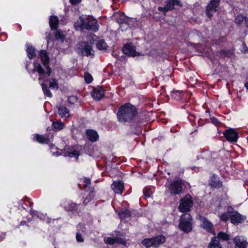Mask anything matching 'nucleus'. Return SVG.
Here are the masks:
<instances>
[{
  "mask_svg": "<svg viewBox=\"0 0 248 248\" xmlns=\"http://www.w3.org/2000/svg\"><path fill=\"white\" fill-rule=\"evenodd\" d=\"M39 55L41 62L44 67L46 69L45 71L41 64L37 61L33 62V68L29 70L30 74H32L37 72L39 75L38 80L45 81V78L49 77L52 72V68L49 65L50 58L47 54V51L45 50H41L40 51Z\"/></svg>",
  "mask_w": 248,
  "mask_h": 248,
  "instance_id": "f257e3e1",
  "label": "nucleus"
},
{
  "mask_svg": "<svg viewBox=\"0 0 248 248\" xmlns=\"http://www.w3.org/2000/svg\"><path fill=\"white\" fill-rule=\"evenodd\" d=\"M138 114V108L134 105L126 103L119 107L116 116L120 123L131 124L135 123Z\"/></svg>",
  "mask_w": 248,
  "mask_h": 248,
  "instance_id": "f03ea898",
  "label": "nucleus"
},
{
  "mask_svg": "<svg viewBox=\"0 0 248 248\" xmlns=\"http://www.w3.org/2000/svg\"><path fill=\"white\" fill-rule=\"evenodd\" d=\"M80 23L76 22L74 25L76 27H79L81 30L86 29L96 32L99 30L97 20L93 16H88L85 18L79 17Z\"/></svg>",
  "mask_w": 248,
  "mask_h": 248,
  "instance_id": "7ed1b4c3",
  "label": "nucleus"
},
{
  "mask_svg": "<svg viewBox=\"0 0 248 248\" xmlns=\"http://www.w3.org/2000/svg\"><path fill=\"white\" fill-rule=\"evenodd\" d=\"M192 220L190 214H183L180 217L178 225L180 231L186 234L191 232L193 228Z\"/></svg>",
  "mask_w": 248,
  "mask_h": 248,
  "instance_id": "20e7f679",
  "label": "nucleus"
},
{
  "mask_svg": "<svg viewBox=\"0 0 248 248\" xmlns=\"http://www.w3.org/2000/svg\"><path fill=\"white\" fill-rule=\"evenodd\" d=\"M165 241V237L160 234L152 238H144L142 240L141 243L146 248H150L151 247L157 248L159 245L164 243Z\"/></svg>",
  "mask_w": 248,
  "mask_h": 248,
  "instance_id": "39448f33",
  "label": "nucleus"
},
{
  "mask_svg": "<svg viewBox=\"0 0 248 248\" xmlns=\"http://www.w3.org/2000/svg\"><path fill=\"white\" fill-rule=\"evenodd\" d=\"M193 206V201L192 196L189 194H186L180 199L178 210L179 212L183 214L188 213L190 211Z\"/></svg>",
  "mask_w": 248,
  "mask_h": 248,
  "instance_id": "423d86ee",
  "label": "nucleus"
},
{
  "mask_svg": "<svg viewBox=\"0 0 248 248\" xmlns=\"http://www.w3.org/2000/svg\"><path fill=\"white\" fill-rule=\"evenodd\" d=\"M221 0H210L205 7V15L207 17L211 19L214 14L217 12Z\"/></svg>",
  "mask_w": 248,
  "mask_h": 248,
  "instance_id": "0eeeda50",
  "label": "nucleus"
},
{
  "mask_svg": "<svg viewBox=\"0 0 248 248\" xmlns=\"http://www.w3.org/2000/svg\"><path fill=\"white\" fill-rule=\"evenodd\" d=\"M223 135L226 140L232 143L236 142L239 137L238 132L232 128H229L224 131Z\"/></svg>",
  "mask_w": 248,
  "mask_h": 248,
  "instance_id": "6e6552de",
  "label": "nucleus"
},
{
  "mask_svg": "<svg viewBox=\"0 0 248 248\" xmlns=\"http://www.w3.org/2000/svg\"><path fill=\"white\" fill-rule=\"evenodd\" d=\"M184 185L182 180H177L171 182L169 187L170 194L172 195L181 194L183 191Z\"/></svg>",
  "mask_w": 248,
  "mask_h": 248,
  "instance_id": "1a4fd4ad",
  "label": "nucleus"
},
{
  "mask_svg": "<svg viewBox=\"0 0 248 248\" xmlns=\"http://www.w3.org/2000/svg\"><path fill=\"white\" fill-rule=\"evenodd\" d=\"M79 49L83 56L88 57L93 55L94 56L93 46L88 42H81L79 43Z\"/></svg>",
  "mask_w": 248,
  "mask_h": 248,
  "instance_id": "9d476101",
  "label": "nucleus"
},
{
  "mask_svg": "<svg viewBox=\"0 0 248 248\" xmlns=\"http://www.w3.org/2000/svg\"><path fill=\"white\" fill-rule=\"evenodd\" d=\"M123 52L127 56L135 57L139 56L140 53L136 50V47L132 43H126L123 46Z\"/></svg>",
  "mask_w": 248,
  "mask_h": 248,
  "instance_id": "9b49d317",
  "label": "nucleus"
},
{
  "mask_svg": "<svg viewBox=\"0 0 248 248\" xmlns=\"http://www.w3.org/2000/svg\"><path fill=\"white\" fill-rule=\"evenodd\" d=\"M231 222L234 225H238L239 223L244 222L246 219V217L239 214L238 212H234L233 214L230 215Z\"/></svg>",
  "mask_w": 248,
  "mask_h": 248,
  "instance_id": "f8f14e48",
  "label": "nucleus"
},
{
  "mask_svg": "<svg viewBox=\"0 0 248 248\" xmlns=\"http://www.w3.org/2000/svg\"><path fill=\"white\" fill-rule=\"evenodd\" d=\"M234 248H248L247 238L242 235H238L233 238Z\"/></svg>",
  "mask_w": 248,
  "mask_h": 248,
  "instance_id": "ddd939ff",
  "label": "nucleus"
},
{
  "mask_svg": "<svg viewBox=\"0 0 248 248\" xmlns=\"http://www.w3.org/2000/svg\"><path fill=\"white\" fill-rule=\"evenodd\" d=\"M208 185L211 187L218 189L222 187L223 183L216 174L213 173L209 178Z\"/></svg>",
  "mask_w": 248,
  "mask_h": 248,
  "instance_id": "4468645a",
  "label": "nucleus"
},
{
  "mask_svg": "<svg viewBox=\"0 0 248 248\" xmlns=\"http://www.w3.org/2000/svg\"><path fill=\"white\" fill-rule=\"evenodd\" d=\"M93 98L97 100H100L105 96V90L102 87L93 88L91 93Z\"/></svg>",
  "mask_w": 248,
  "mask_h": 248,
  "instance_id": "2eb2a0df",
  "label": "nucleus"
},
{
  "mask_svg": "<svg viewBox=\"0 0 248 248\" xmlns=\"http://www.w3.org/2000/svg\"><path fill=\"white\" fill-rule=\"evenodd\" d=\"M111 186L115 193L122 194L124 190V185L122 181H114Z\"/></svg>",
  "mask_w": 248,
  "mask_h": 248,
  "instance_id": "dca6fc26",
  "label": "nucleus"
},
{
  "mask_svg": "<svg viewBox=\"0 0 248 248\" xmlns=\"http://www.w3.org/2000/svg\"><path fill=\"white\" fill-rule=\"evenodd\" d=\"M80 203L77 204L73 202H68L64 206V209L67 212H71L72 213H76L78 211L79 206Z\"/></svg>",
  "mask_w": 248,
  "mask_h": 248,
  "instance_id": "f3484780",
  "label": "nucleus"
},
{
  "mask_svg": "<svg viewBox=\"0 0 248 248\" xmlns=\"http://www.w3.org/2000/svg\"><path fill=\"white\" fill-rule=\"evenodd\" d=\"M86 134L88 139L92 142H95L99 139L98 133L95 130L87 129Z\"/></svg>",
  "mask_w": 248,
  "mask_h": 248,
  "instance_id": "a211bd4d",
  "label": "nucleus"
},
{
  "mask_svg": "<svg viewBox=\"0 0 248 248\" xmlns=\"http://www.w3.org/2000/svg\"><path fill=\"white\" fill-rule=\"evenodd\" d=\"M34 139L37 142L42 144H48L50 142V138L47 134L40 135L36 134L34 135Z\"/></svg>",
  "mask_w": 248,
  "mask_h": 248,
  "instance_id": "6ab92c4d",
  "label": "nucleus"
},
{
  "mask_svg": "<svg viewBox=\"0 0 248 248\" xmlns=\"http://www.w3.org/2000/svg\"><path fill=\"white\" fill-rule=\"evenodd\" d=\"M58 113L62 118H68L69 116V110L65 106L60 105L57 107Z\"/></svg>",
  "mask_w": 248,
  "mask_h": 248,
  "instance_id": "aec40b11",
  "label": "nucleus"
},
{
  "mask_svg": "<svg viewBox=\"0 0 248 248\" xmlns=\"http://www.w3.org/2000/svg\"><path fill=\"white\" fill-rule=\"evenodd\" d=\"M218 56L221 59H225L226 58H231L234 54V49H222L219 50L218 52Z\"/></svg>",
  "mask_w": 248,
  "mask_h": 248,
  "instance_id": "412c9836",
  "label": "nucleus"
},
{
  "mask_svg": "<svg viewBox=\"0 0 248 248\" xmlns=\"http://www.w3.org/2000/svg\"><path fill=\"white\" fill-rule=\"evenodd\" d=\"M165 5L169 11H172L175 9V6L182 7L183 4L180 0H169L166 1Z\"/></svg>",
  "mask_w": 248,
  "mask_h": 248,
  "instance_id": "4be33fe9",
  "label": "nucleus"
},
{
  "mask_svg": "<svg viewBox=\"0 0 248 248\" xmlns=\"http://www.w3.org/2000/svg\"><path fill=\"white\" fill-rule=\"evenodd\" d=\"M118 215L121 220L130 218L132 216V213L130 210L126 208H122L118 212Z\"/></svg>",
  "mask_w": 248,
  "mask_h": 248,
  "instance_id": "5701e85b",
  "label": "nucleus"
},
{
  "mask_svg": "<svg viewBox=\"0 0 248 248\" xmlns=\"http://www.w3.org/2000/svg\"><path fill=\"white\" fill-rule=\"evenodd\" d=\"M59 20L57 16H51L49 17V24L52 30H56L59 26Z\"/></svg>",
  "mask_w": 248,
  "mask_h": 248,
  "instance_id": "b1692460",
  "label": "nucleus"
},
{
  "mask_svg": "<svg viewBox=\"0 0 248 248\" xmlns=\"http://www.w3.org/2000/svg\"><path fill=\"white\" fill-rule=\"evenodd\" d=\"M89 191V193L83 201L82 204L84 206H86L88 203L93 200L94 198V188L93 187H92V189H90Z\"/></svg>",
  "mask_w": 248,
  "mask_h": 248,
  "instance_id": "393cba45",
  "label": "nucleus"
},
{
  "mask_svg": "<svg viewBox=\"0 0 248 248\" xmlns=\"http://www.w3.org/2000/svg\"><path fill=\"white\" fill-rule=\"evenodd\" d=\"M184 95V92L180 90H173L170 92V96L172 99L181 100Z\"/></svg>",
  "mask_w": 248,
  "mask_h": 248,
  "instance_id": "a878e982",
  "label": "nucleus"
},
{
  "mask_svg": "<svg viewBox=\"0 0 248 248\" xmlns=\"http://www.w3.org/2000/svg\"><path fill=\"white\" fill-rule=\"evenodd\" d=\"M202 223V227L203 229H205L209 232L215 234L213 225L211 222L208 221L206 218H204Z\"/></svg>",
  "mask_w": 248,
  "mask_h": 248,
  "instance_id": "bb28decb",
  "label": "nucleus"
},
{
  "mask_svg": "<svg viewBox=\"0 0 248 248\" xmlns=\"http://www.w3.org/2000/svg\"><path fill=\"white\" fill-rule=\"evenodd\" d=\"M213 238H216L217 242L220 241H229L230 239V236L224 232H220L217 233V236L214 237Z\"/></svg>",
  "mask_w": 248,
  "mask_h": 248,
  "instance_id": "cd10ccee",
  "label": "nucleus"
},
{
  "mask_svg": "<svg viewBox=\"0 0 248 248\" xmlns=\"http://www.w3.org/2000/svg\"><path fill=\"white\" fill-rule=\"evenodd\" d=\"M114 237V244H119L122 245H125L126 241L124 238H123V235L120 232H117V233L115 237Z\"/></svg>",
  "mask_w": 248,
  "mask_h": 248,
  "instance_id": "c85d7f7f",
  "label": "nucleus"
},
{
  "mask_svg": "<svg viewBox=\"0 0 248 248\" xmlns=\"http://www.w3.org/2000/svg\"><path fill=\"white\" fill-rule=\"evenodd\" d=\"M26 52L27 56L30 60H31L36 57V50L32 46H28Z\"/></svg>",
  "mask_w": 248,
  "mask_h": 248,
  "instance_id": "c756f323",
  "label": "nucleus"
},
{
  "mask_svg": "<svg viewBox=\"0 0 248 248\" xmlns=\"http://www.w3.org/2000/svg\"><path fill=\"white\" fill-rule=\"evenodd\" d=\"M52 127L54 131H59L62 130L64 127V124L61 121L53 122Z\"/></svg>",
  "mask_w": 248,
  "mask_h": 248,
  "instance_id": "7c9ffc66",
  "label": "nucleus"
},
{
  "mask_svg": "<svg viewBox=\"0 0 248 248\" xmlns=\"http://www.w3.org/2000/svg\"><path fill=\"white\" fill-rule=\"evenodd\" d=\"M41 86L44 95L50 98L52 97L53 95L49 89V86L48 87L47 85L44 82L41 84Z\"/></svg>",
  "mask_w": 248,
  "mask_h": 248,
  "instance_id": "2f4dec72",
  "label": "nucleus"
},
{
  "mask_svg": "<svg viewBox=\"0 0 248 248\" xmlns=\"http://www.w3.org/2000/svg\"><path fill=\"white\" fill-rule=\"evenodd\" d=\"M212 154L210 151L203 150L200 155V157L205 160H210L212 157Z\"/></svg>",
  "mask_w": 248,
  "mask_h": 248,
  "instance_id": "473e14b6",
  "label": "nucleus"
},
{
  "mask_svg": "<svg viewBox=\"0 0 248 248\" xmlns=\"http://www.w3.org/2000/svg\"><path fill=\"white\" fill-rule=\"evenodd\" d=\"M96 48L99 50H105L108 48V46L104 39H101L96 43Z\"/></svg>",
  "mask_w": 248,
  "mask_h": 248,
  "instance_id": "72a5a7b5",
  "label": "nucleus"
},
{
  "mask_svg": "<svg viewBox=\"0 0 248 248\" xmlns=\"http://www.w3.org/2000/svg\"><path fill=\"white\" fill-rule=\"evenodd\" d=\"M49 81V87L52 90H57L59 88L58 81L55 78H51V79L47 80Z\"/></svg>",
  "mask_w": 248,
  "mask_h": 248,
  "instance_id": "f704fd0d",
  "label": "nucleus"
},
{
  "mask_svg": "<svg viewBox=\"0 0 248 248\" xmlns=\"http://www.w3.org/2000/svg\"><path fill=\"white\" fill-rule=\"evenodd\" d=\"M83 179V187L85 191L88 192L92 188L90 187L91 185V180L89 178L84 177Z\"/></svg>",
  "mask_w": 248,
  "mask_h": 248,
  "instance_id": "c9c22d12",
  "label": "nucleus"
},
{
  "mask_svg": "<svg viewBox=\"0 0 248 248\" xmlns=\"http://www.w3.org/2000/svg\"><path fill=\"white\" fill-rule=\"evenodd\" d=\"M216 238H212L209 243L208 248H222L219 242L216 240Z\"/></svg>",
  "mask_w": 248,
  "mask_h": 248,
  "instance_id": "e433bc0d",
  "label": "nucleus"
},
{
  "mask_svg": "<svg viewBox=\"0 0 248 248\" xmlns=\"http://www.w3.org/2000/svg\"><path fill=\"white\" fill-rule=\"evenodd\" d=\"M55 37L57 40L63 41L65 38V35L61 30L57 29L55 33Z\"/></svg>",
  "mask_w": 248,
  "mask_h": 248,
  "instance_id": "4c0bfd02",
  "label": "nucleus"
},
{
  "mask_svg": "<svg viewBox=\"0 0 248 248\" xmlns=\"http://www.w3.org/2000/svg\"><path fill=\"white\" fill-rule=\"evenodd\" d=\"M84 80L86 83H91L93 80L92 76L89 73H85L84 75Z\"/></svg>",
  "mask_w": 248,
  "mask_h": 248,
  "instance_id": "58836bf2",
  "label": "nucleus"
},
{
  "mask_svg": "<svg viewBox=\"0 0 248 248\" xmlns=\"http://www.w3.org/2000/svg\"><path fill=\"white\" fill-rule=\"evenodd\" d=\"M80 155V153L76 149H74L72 150V151H70L69 153V154L67 156H69L70 157H76L77 158H78L79 156Z\"/></svg>",
  "mask_w": 248,
  "mask_h": 248,
  "instance_id": "ea45409f",
  "label": "nucleus"
},
{
  "mask_svg": "<svg viewBox=\"0 0 248 248\" xmlns=\"http://www.w3.org/2000/svg\"><path fill=\"white\" fill-rule=\"evenodd\" d=\"M74 149H75V147L74 146L66 145L63 149V152L64 154V156H68L70 151H72V150Z\"/></svg>",
  "mask_w": 248,
  "mask_h": 248,
  "instance_id": "a19ab883",
  "label": "nucleus"
},
{
  "mask_svg": "<svg viewBox=\"0 0 248 248\" xmlns=\"http://www.w3.org/2000/svg\"><path fill=\"white\" fill-rule=\"evenodd\" d=\"M118 21L120 23L128 24L129 22V18L125 16H121L118 18Z\"/></svg>",
  "mask_w": 248,
  "mask_h": 248,
  "instance_id": "79ce46f5",
  "label": "nucleus"
},
{
  "mask_svg": "<svg viewBox=\"0 0 248 248\" xmlns=\"http://www.w3.org/2000/svg\"><path fill=\"white\" fill-rule=\"evenodd\" d=\"M143 193L145 197H150L152 194L151 189L149 187H145L143 188Z\"/></svg>",
  "mask_w": 248,
  "mask_h": 248,
  "instance_id": "37998d69",
  "label": "nucleus"
},
{
  "mask_svg": "<svg viewBox=\"0 0 248 248\" xmlns=\"http://www.w3.org/2000/svg\"><path fill=\"white\" fill-rule=\"evenodd\" d=\"M29 202V206L30 207V214L32 216H36L38 214V212L36 210H34L32 209V206H33V202Z\"/></svg>",
  "mask_w": 248,
  "mask_h": 248,
  "instance_id": "c03bdc74",
  "label": "nucleus"
},
{
  "mask_svg": "<svg viewBox=\"0 0 248 248\" xmlns=\"http://www.w3.org/2000/svg\"><path fill=\"white\" fill-rule=\"evenodd\" d=\"M220 219L223 221H227L230 219V215L227 213H223L220 215Z\"/></svg>",
  "mask_w": 248,
  "mask_h": 248,
  "instance_id": "a18cd8bd",
  "label": "nucleus"
},
{
  "mask_svg": "<svg viewBox=\"0 0 248 248\" xmlns=\"http://www.w3.org/2000/svg\"><path fill=\"white\" fill-rule=\"evenodd\" d=\"M239 18L244 19L245 25L247 28H248V17L246 16H237L236 17V20H238Z\"/></svg>",
  "mask_w": 248,
  "mask_h": 248,
  "instance_id": "49530a36",
  "label": "nucleus"
},
{
  "mask_svg": "<svg viewBox=\"0 0 248 248\" xmlns=\"http://www.w3.org/2000/svg\"><path fill=\"white\" fill-rule=\"evenodd\" d=\"M210 120L212 124L216 126H218L220 123L218 121V119L215 117H211Z\"/></svg>",
  "mask_w": 248,
  "mask_h": 248,
  "instance_id": "de8ad7c7",
  "label": "nucleus"
},
{
  "mask_svg": "<svg viewBox=\"0 0 248 248\" xmlns=\"http://www.w3.org/2000/svg\"><path fill=\"white\" fill-rule=\"evenodd\" d=\"M114 237H108L105 238V242L107 244H108L110 245H113L114 244Z\"/></svg>",
  "mask_w": 248,
  "mask_h": 248,
  "instance_id": "09e8293b",
  "label": "nucleus"
},
{
  "mask_svg": "<svg viewBox=\"0 0 248 248\" xmlns=\"http://www.w3.org/2000/svg\"><path fill=\"white\" fill-rule=\"evenodd\" d=\"M76 238L77 242H80V243L83 242L84 241L82 234L81 233H80L79 232H77L76 233Z\"/></svg>",
  "mask_w": 248,
  "mask_h": 248,
  "instance_id": "8fccbe9b",
  "label": "nucleus"
},
{
  "mask_svg": "<svg viewBox=\"0 0 248 248\" xmlns=\"http://www.w3.org/2000/svg\"><path fill=\"white\" fill-rule=\"evenodd\" d=\"M236 211L234 210L233 207L231 206H228L227 207V213L229 214V215H232L233 214L234 212H235Z\"/></svg>",
  "mask_w": 248,
  "mask_h": 248,
  "instance_id": "3c124183",
  "label": "nucleus"
},
{
  "mask_svg": "<svg viewBox=\"0 0 248 248\" xmlns=\"http://www.w3.org/2000/svg\"><path fill=\"white\" fill-rule=\"evenodd\" d=\"M18 204L19 205H20V204L21 205V206H22V208L24 209H25L26 210L28 206V205L25 203L23 201L21 200L19 202H18Z\"/></svg>",
  "mask_w": 248,
  "mask_h": 248,
  "instance_id": "603ef678",
  "label": "nucleus"
},
{
  "mask_svg": "<svg viewBox=\"0 0 248 248\" xmlns=\"http://www.w3.org/2000/svg\"><path fill=\"white\" fill-rule=\"evenodd\" d=\"M82 0H69L70 2L72 5H76L80 3Z\"/></svg>",
  "mask_w": 248,
  "mask_h": 248,
  "instance_id": "864d4df0",
  "label": "nucleus"
},
{
  "mask_svg": "<svg viewBox=\"0 0 248 248\" xmlns=\"http://www.w3.org/2000/svg\"><path fill=\"white\" fill-rule=\"evenodd\" d=\"M243 46H244V53H248V47H247L245 43H244L243 44Z\"/></svg>",
  "mask_w": 248,
  "mask_h": 248,
  "instance_id": "5fc2aeb1",
  "label": "nucleus"
},
{
  "mask_svg": "<svg viewBox=\"0 0 248 248\" xmlns=\"http://www.w3.org/2000/svg\"><path fill=\"white\" fill-rule=\"evenodd\" d=\"M168 11H169V10H168V9L166 7V6L165 5V6L163 7V8L162 12H163L164 14H165L166 13H167Z\"/></svg>",
  "mask_w": 248,
  "mask_h": 248,
  "instance_id": "6e6d98bb",
  "label": "nucleus"
},
{
  "mask_svg": "<svg viewBox=\"0 0 248 248\" xmlns=\"http://www.w3.org/2000/svg\"><path fill=\"white\" fill-rule=\"evenodd\" d=\"M31 62H26V64L25 65V66H26V68L27 69V70L28 71V72H29V70H30V69H29L28 68V66L30 64Z\"/></svg>",
  "mask_w": 248,
  "mask_h": 248,
  "instance_id": "4d7b16f0",
  "label": "nucleus"
},
{
  "mask_svg": "<svg viewBox=\"0 0 248 248\" xmlns=\"http://www.w3.org/2000/svg\"><path fill=\"white\" fill-rule=\"evenodd\" d=\"M71 98L73 99V100H76L78 99V97L76 96H72L68 98L69 99Z\"/></svg>",
  "mask_w": 248,
  "mask_h": 248,
  "instance_id": "13d9d810",
  "label": "nucleus"
},
{
  "mask_svg": "<svg viewBox=\"0 0 248 248\" xmlns=\"http://www.w3.org/2000/svg\"><path fill=\"white\" fill-rule=\"evenodd\" d=\"M5 238V236L4 234H0V242L2 241Z\"/></svg>",
  "mask_w": 248,
  "mask_h": 248,
  "instance_id": "bf43d9fd",
  "label": "nucleus"
},
{
  "mask_svg": "<svg viewBox=\"0 0 248 248\" xmlns=\"http://www.w3.org/2000/svg\"><path fill=\"white\" fill-rule=\"evenodd\" d=\"M26 223V222L25 221H22L20 222V226H23L24 225H25Z\"/></svg>",
  "mask_w": 248,
  "mask_h": 248,
  "instance_id": "052dcab7",
  "label": "nucleus"
},
{
  "mask_svg": "<svg viewBox=\"0 0 248 248\" xmlns=\"http://www.w3.org/2000/svg\"><path fill=\"white\" fill-rule=\"evenodd\" d=\"M245 87L248 90V81L245 83Z\"/></svg>",
  "mask_w": 248,
  "mask_h": 248,
  "instance_id": "680f3d73",
  "label": "nucleus"
},
{
  "mask_svg": "<svg viewBox=\"0 0 248 248\" xmlns=\"http://www.w3.org/2000/svg\"><path fill=\"white\" fill-rule=\"evenodd\" d=\"M46 222L47 223H50L51 222V219L50 218H47L46 220Z\"/></svg>",
  "mask_w": 248,
  "mask_h": 248,
  "instance_id": "e2e57ef3",
  "label": "nucleus"
},
{
  "mask_svg": "<svg viewBox=\"0 0 248 248\" xmlns=\"http://www.w3.org/2000/svg\"><path fill=\"white\" fill-rule=\"evenodd\" d=\"M163 8L162 7H158V10L160 12H162V9H163Z\"/></svg>",
  "mask_w": 248,
  "mask_h": 248,
  "instance_id": "0e129e2a",
  "label": "nucleus"
},
{
  "mask_svg": "<svg viewBox=\"0 0 248 248\" xmlns=\"http://www.w3.org/2000/svg\"><path fill=\"white\" fill-rule=\"evenodd\" d=\"M78 187L80 189H82L83 187L80 184H78Z\"/></svg>",
  "mask_w": 248,
  "mask_h": 248,
  "instance_id": "69168bd1",
  "label": "nucleus"
},
{
  "mask_svg": "<svg viewBox=\"0 0 248 248\" xmlns=\"http://www.w3.org/2000/svg\"><path fill=\"white\" fill-rule=\"evenodd\" d=\"M237 20H238V21H239V22H240V23L241 22H242V21H243V20H244V19H242V18H238V19Z\"/></svg>",
  "mask_w": 248,
  "mask_h": 248,
  "instance_id": "338daca9",
  "label": "nucleus"
},
{
  "mask_svg": "<svg viewBox=\"0 0 248 248\" xmlns=\"http://www.w3.org/2000/svg\"><path fill=\"white\" fill-rule=\"evenodd\" d=\"M205 112H206V113H209H209H210L209 109H207V110H206Z\"/></svg>",
  "mask_w": 248,
  "mask_h": 248,
  "instance_id": "774afa93",
  "label": "nucleus"
}]
</instances>
